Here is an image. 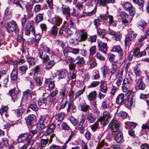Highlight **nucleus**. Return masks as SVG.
I'll use <instances>...</instances> for the list:
<instances>
[{"label":"nucleus","instance_id":"1","mask_svg":"<svg viewBox=\"0 0 149 149\" xmlns=\"http://www.w3.org/2000/svg\"><path fill=\"white\" fill-rule=\"evenodd\" d=\"M6 28L8 32L9 33H11L13 31H15L16 34L19 33V29L17 27V24L15 21H12L9 23H8Z\"/></svg>","mask_w":149,"mask_h":149},{"label":"nucleus","instance_id":"2","mask_svg":"<svg viewBox=\"0 0 149 149\" xmlns=\"http://www.w3.org/2000/svg\"><path fill=\"white\" fill-rule=\"evenodd\" d=\"M34 22L32 20L29 21L27 23V25L25 28V34L26 35H29L30 34L31 31L32 34L35 35V33L34 27L33 26Z\"/></svg>","mask_w":149,"mask_h":149},{"label":"nucleus","instance_id":"3","mask_svg":"<svg viewBox=\"0 0 149 149\" xmlns=\"http://www.w3.org/2000/svg\"><path fill=\"white\" fill-rule=\"evenodd\" d=\"M137 35V34L134 32L131 29H129L128 31V34L125 40V46H127L129 42L133 40L136 38Z\"/></svg>","mask_w":149,"mask_h":149},{"label":"nucleus","instance_id":"4","mask_svg":"<svg viewBox=\"0 0 149 149\" xmlns=\"http://www.w3.org/2000/svg\"><path fill=\"white\" fill-rule=\"evenodd\" d=\"M87 38V34L84 31L81 30L77 33L76 40L79 42L84 41Z\"/></svg>","mask_w":149,"mask_h":149},{"label":"nucleus","instance_id":"5","mask_svg":"<svg viewBox=\"0 0 149 149\" xmlns=\"http://www.w3.org/2000/svg\"><path fill=\"white\" fill-rule=\"evenodd\" d=\"M119 125L118 122L116 120L111 121L109 123V128L112 132H117L118 131Z\"/></svg>","mask_w":149,"mask_h":149},{"label":"nucleus","instance_id":"6","mask_svg":"<svg viewBox=\"0 0 149 149\" xmlns=\"http://www.w3.org/2000/svg\"><path fill=\"white\" fill-rule=\"evenodd\" d=\"M111 116L108 113L104 112L103 113V117L101 118L99 120L101 124L104 125H106L108 123V120L111 118Z\"/></svg>","mask_w":149,"mask_h":149},{"label":"nucleus","instance_id":"7","mask_svg":"<svg viewBox=\"0 0 149 149\" xmlns=\"http://www.w3.org/2000/svg\"><path fill=\"white\" fill-rule=\"evenodd\" d=\"M36 116L33 114L29 115L26 120L27 125L30 126H32L36 122Z\"/></svg>","mask_w":149,"mask_h":149},{"label":"nucleus","instance_id":"8","mask_svg":"<svg viewBox=\"0 0 149 149\" xmlns=\"http://www.w3.org/2000/svg\"><path fill=\"white\" fill-rule=\"evenodd\" d=\"M47 120L44 118H42L40 120L37 126L38 129L40 130L43 129L46 126Z\"/></svg>","mask_w":149,"mask_h":149},{"label":"nucleus","instance_id":"9","mask_svg":"<svg viewBox=\"0 0 149 149\" xmlns=\"http://www.w3.org/2000/svg\"><path fill=\"white\" fill-rule=\"evenodd\" d=\"M31 95V91L28 89L23 93V95L21 102V104L24 105V103H25L27 101L28 97L29 96Z\"/></svg>","mask_w":149,"mask_h":149},{"label":"nucleus","instance_id":"10","mask_svg":"<svg viewBox=\"0 0 149 149\" xmlns=\"http://www.w3.org/2000/svg\"><path fill=\"white\" fill-rule=\"evenodd\" d=\"M8 94L11 96L12 100L14 102L17 101L19 99V94L15 93V91L13 90L10 91Z\"/></svg>","mask_w":149,"mask_h":149},{"label":"nucleus","instance_id":"11","mask_svg":"<svg viewBox=\"0 0 149 149\" xmlns=\"http://www.w3.org/2000/svg\"><path fill=\"white\" fill-rule=\"evenodd\" d=\"M56 62L54 59L49 60L47 62H45V68L47 70H49L52 68L55 65Z\"/></svg>","mask_w":149,"mask_h":149},{"label":"nucleus","instance_id":"12","mask_svg":"<svg viewBox=\"0 0 149 149\" xmlns=\"http://www.w3.org/2000/svg\"><path fill=\"white\" fill-rule=\"evenodd\" d=\"M119 16H120L122 19L123 23L124 24L128 23L129 21L128 20V16L126 12L124 11L122 12L120 15H119Z\"/></svg>","mask_w":149,"mask_h":149},{"label":"nucleus","instance_id":"13","mask_svg":"<svg viewBox=\"0 0 149 149\" xmlns=\"http://www.w3.org/2000/svg\"><path fill=\"white\" fill-rule=\"evenodd\" d=\"M85 121V119L82 118L80 120L79 124L78 126V128L80 132L81 133H83L85 128V125H84V123Z\"/></svg>","mask_w":149,"mask_h":149},{"label":"nucleus","instance_id":"14","mask_svg":"<svg viewBox=\"0 0 149 149\" xmlns=\"http://www.w3.org/2000/svg\"><path fill=\"white\" fill-rule=\"evenodd\" d=\"M75 60H78L76 63L75 65L79 67L83 65L85 63L84 58L83 57L80 58V56H77L75 58Z\"/></svg>","mask_w":149,"mask_h":149},{"label":"nucleus","instance_id":"15","mask_svg":"<svg viewBox=\"0 0 149 149\" xmlns=\"http://www.w3.org/2000/svg\"><path fill=\"white\" fill-rule=\"evenodd\" d=\"M61 11L64 15L67 17L70 16V8L68 6H63L62 7Z\"/></svg>","mask_w":149,"mask_h":149},{"label":"nucleus","instance_id":"16","mask_svg":"<svg viewBox=\"0 0 149 149\" xmlns=\"http://www.w3.org/2000/svg\"><path fill=\"white\" fill-rule=\"evenodd\" d=\"M68 89L65 86L62 87L60 89L59 93L60 95L63 97H64L68 93Z\"/></svg>","mask_w":149,"mask_h":149},{"label":"nucleus","instance_id":"17","mask_svg":"<svg viewBox=\"0 0 149 149\" xmlns=\"http://www.w3.org/2000/svg\"><path fill=\"white\" fill-rule=\"evenodd\" d=\"M32 136L31 134H28L26 133H24L22 134L18 138V140L20 139L22 141L26 140H30L32 138Z\"/></svg>","mask_w":149,"mask_h":149},{"label":"nucleus","instance_id":"18","mask_svg":"<svg viewBox=\"0 0 149 149\" xmlns=\"http://www.w3.org/2000/svg\"><path fill=\"white\" fill-rule=\"evenodd\" d=\"M52 22L53 24H56L58 26H59L61 23V19L57 16H54L52 18Z\"/></svg>","mask_w":149,"mask_h":149},{"label":"nucleus","instance_id":"19","mask_svg":"<svg viewBox=\"0 0 149 149\" xmlns=\"http://www.w3.org/2000/svg\"><path fill=\"white\" fill-rule=\"evenodd\" d=\"M123 134L119 131H117L115 134V139L117 143H120L123 138Z\"/></svg>","mask_w":149,"mask_h":149},{"label":"nucleus","instance_id":"20","mask_svg":"<svg viewBox=\"0 0 149 149\" xmlns=\"http://www.w3.org/2000/svg\"><path fill=\"white\" fill-rule=\"evenodd\" d=\"M138 86L139 88L141 90H144L146 86L145 84L143 82L142 80L141 79H139L138 80L136 79V81Z\"/></svg>","mask_w":149,"mask_h":149},{"label":"nucleus","instance_id":"21","mask_svg":"<svg viewBox=\"0 0 149 149\" xmlns=\"http://www.w3.org/2000/svg\"><path fill=\"white\" fill-rule=\"evenodd\" d=\"M96 95V91H92L87 96L88 99L90 101L93 100L95 99Z\"/></svg>","mask_w":149,"mask_h":149},{"label":"nucleus","instance_id":"22","mask_svg":"<svg viewBox=\"0 0 149 149\" xmlns=\"http://www.w3.org/2000/svg\"><path fill=\"white\" fill-rule=\"evenodd\" d=\"M8 146L7 139L5 138L2 139L0 141V148L8 147Z\"/></svg>","mask_w":149,"mask_h":149},{"label":"nucleus","instance_id":"23","mask_svg":"<svg viewBox=\"0 0 149 149\" xmlns=\"http://www.w3.org/2000/svg\"><path fill=\"white\" fill-rule=\"evenodd\" d=\"M124 95L122 94L119 95L116 99V102L118 104H122L124 103Z\"/></svg>","mask_w":149,"mask_h":149},{"label":"nucleus","instance_id":"24","mask_svg":"<svg viewBox=\"0 0 149 149\" xmlns=\"http://www.w3.org/2000/svg\"><path fill=\"white\" fill-rule=\"evenodd\" d=\"M112 51L113 52H116L119 54V56L120 57L123 56V52L121 48L118 46H114L112 49Z\"/></svg>","mask_w":149,"mask_h":149},{"label":"nucleus","instance_id":"25","mask_svg":"<svg viewBox=\"0 0 149 149\" xmlns=\"http://www.w3.org/2000/svg\"><path fill=\"white\" fill-rule=\"evenodd\" d=\"M17 70L16 69H13L10 75V77L11 79L13 80H15L17 79Z\"/></svg>","mask_w":149,"mask_h":149},{"label":"nucleus","instance_id":"26","mask_svg":"<svg viewBox=\"0 0 149 149\" xmlns=\"http://www.w3.org/2000/svg\"><path fill=\"white\" fill-rule=\"evenodd\" d=\"M86 119L89 123H92L95 121L96 118L93 116L91 114L89 113L87 115Z\"/></svg>","mask_w":149,"mask_h":149},{"label":"nucleus","instance_id":"27","mask_svg":"<svg viewBox=\"0 0 149 149\" xmlns=\"http://www.w3.org/2000/svg\"><path fill=\"white\" fill-rule=\"evenodd\" d=\"M47 100L45 98L40 99L38 100V104L39 106H41L43 108L46 106Z\"/></svg>","mask_w":149,"mask_h":149},{"label":"nucleus","instance_id":"28","mask_svg":"<svg viewBox=\"0 0 149 149\" xmlns=\"http://www.w3.org/2000/svg\"><path fill=\"white\" fill-rule=\"evenodd\" d=\"M34 143L33 141L32 140H29L26 143L24 144L21 148L22 149H26L29 146H31Z\"/></svg>","mask_w":149,"mask_h":149},{"label":"nucleus","instance_id":"29","mask_svg":"<svg viewBox=\"0 0 149 149\" xmlns=\"http://www.w3.org/2000/svg\"><path fill=\"white\" fill-rule=\"evenodd\" d=\"M109 18L110 25L113 26H116L117 24V21L116 20H114L113 17L111 15H110L109 16Z\"/></svg>","mask_w":149,"mask_h":149},{"label":"nucleus","instance_id":"30","mask_svg":"<svg viewBox=\"0 0 149 149\" xmlns=\"http://www.w3.org/2000/svg\"><path fill=\"white\" fill-rule=\"evenodd\" d=\"M46 83L48 84V87L49 89L52 90L55 87V84L54 82L50 81L49 79H47L46 80Z\"/></svg>","mask_w":149,"mask_h":149},{"label":"nucleus","instance_id":"31","mask_svg":"<svg viewBox=\"0 0 149 149\" xmlns=\"http://www.w3.org/2000/svg\"><path fill=\"white\" fill-rule=\"evenodd\" d=\"M95 3L100 6L104 7L107 3V0H95Z\"/></svg>","mask_w":149,"mask_h":149},{"label":"nucleus","instance_id":"32","mask_svg":"<svg viewBox=\"0 0 149 149\" xmlns=\"http://www.w3.org/2000/svg\"><path fill=\"white\" fill-rule=\"evenodd\" d=\"M64 114L61 113H58L55 116L56 119L59 121H61L63 120L64 117Z\"/></svg>","mask_w":149,"mask_h":149},{"label":"nucleus","instance_id":"33","mask_svg":"<svg viewBox=\"0 0 149 149\" xmlns=\"http://www.w3.org/2000/svg\"><path fill=\"white\" fill-rule=\"evenodd\" d=\"M43 16L42 14L39 13L37 15L36 17L35 22L36 23H38L42 20L43 19Z\"/></svg>","mask_w":149,"mask_h":149},{"label":"nucleus","instance_id":"34","mask_svg":"<svg viewBox=\"0 0 149 149\" xmlns=\"http://www.w3.org/2000/svg\"><path fill=\"white\" fill-rule=\"evenodd\" d=\"M107 49V44L103 43L100 47L99 50L104 53H106Z\"/></svg>","mask_w":149,"mask_h":149},{"label":"nucleus","instance_id":"35","mask_svg":"<svg viewBox=\"0 0 149 149\" xmlns=\"http://www.w3.org/2000/svg\"><path fill=\"white\" fill-rule=\"evenodd\" d=\"M58 74V78L59 79L64 78L66 76V74L65 72L63 71H60L57 72Z\"/></svg>","mask_w":149,"mask_h":149},{"label":"nucleus","instance_id":"36","mask_svg":"<svg viewBox=\"0 0 149 149\" xmlns=\"http://www.w3.org/2000/svg\"><path fill=\"white\" fill-rule=\"evenodd\" d=\"M55 125L54 124H51L47 128V131L48 133H51L53 132L55 129Z\"/></svg>","mask_w":149,"mask_h":149},{"label":"nucleus","instance_id":"37","mask_svg":"<svg viewBox=\"0 0 149 149\" xmlns=\"http://www.w3.org/2000/svg\"><path fill=\"white\" fill-rule=\"evenodd\" d=\"M117 66L116 62H113L112 63V67L111 68V72L114 74L116 71Z\"/></svg>","mask_w":149,"mask_h":149},{"label":"nucleus","instance_id":"38","mask_svg":"<svg viewBox=\"0 0 149 149\" xmlns=\"http://www.w3.org/2000/svg\"><path fill=\"white\" fill-rule=\"evenodd\" d=\"M97 31V33L98 36L102 38H103L105 35V33L102 29L99 28H96Z\"/></svg>","mask_w":149,"mask_h":149},{"label":"nucleus","instance_id":"39","mask_svg":"<svg viewBox=\"0 0 149 149\" xmlns=\"http://www.w3.org/2000/svg\"><path fill=\"white\" fill-rule=\"evenodd\" d=\"M132 6L130 2H126L124 3L123 8L125 10H129Z\"/></svg>","mask_w":149,"mask_h":149},{"label":"nucleus","instance_id":"40","mask_svg":"<svg viewBox=\"0 0 149 149\" xmlns=\"http://www.w3.org/2000/svg\"><path fill=\"white\" fill-rule=\"evenodd\" d=\"M81 110L84 112H86L88 111L90 109V107L88 105H83L81 104L80 105Z\"/></svg>","mask_w":149,"mask_h":149},{"label":"nucleus","instance_id":"41","mask_svg":"<svg viewBox=\"0 0 149 149\" xmlns=\"http://www.w3.org/2000/svg\"><path fill=\"white\" fill-rule=\"evenodd\" d=\"M61 127L63 130L69 131V132L71 131V129L66 123H62L61 125Z\"/></svg>","mask_w":149,"mask_h":149},{"label":"nucleus","instance_id":"42","mask_svg":"<svg viewBox=\"0 0 149 149\" xmlns=\"http://www.w3.org/2000/svg\"><path fill=\"white\" fill-rule=\"evenodd\" d=\"M70 120L72 124L74 126L77 125L78 123V120L75 118L73 116H72L70 118Z\"/></svg>","mask_w":149,"mask_h":149},{"label":"nucleus","instance_id":"43","mask_svg":"<svg viewBox=\"0 0 149 149\" xmlns=\"http://www.w3.org/2000/svg\"><path fill=\"white\" fill-rule=\"evenodd\" d=\"M27 61L31 65H34L36 61L33 57H29L27 58Z\"/></svg>","mask_w":149,"mask_h":149},{"label":"nucleus","instance_id":"44","mask_svg":"<svg viewBox=\"0 0 149 149\" xmlns=\"http://www.w3.org/2000/svg\"><path fill=\"white\" fill-rule=\"evenodd\" d=\"M8 109L7 106H2L0 109V113L2 116L4 113L6 112Z\"/></svg>","mask_w":149,"mask_h":149},{"label":"nucleus","instance_id":"45","mask_svg":"<svg viewBox=\"0 0 149 149\" xmlns=\"http://www.w3.org/2000/svg\"><path fill=\"white\" fill-rule=\"evenodd\" d=\"M99 122H100L99 120L97 121L91 126V129L92 130L95 131L98 128Z\"/></svg>","mask_w":149,"mask_h":149},{"label":"nucleus","instance_id":"46","mask_svg":"<svg viewBox=\"0 0 149 149\" xmlns=\"http://www.w3.org/2000/svg\"><path fill=\"white\" fill-rule=\"evenodd\" d=\"M49 141V139H42L41 141L40 147L43 148L47 144Z\"/></svg>","mask_w":149,"mask_h":149},{"label":"nucleus","instance_id":"47","mask_svg":"<svg viewBox=\"0 0 149 149\" xmlns=\"http://www.w3.org/2000/svg\"><path fill=\"white\" fill-rule=\"evenodd\" d=\"M3 80L2 81L1 83L3 84V85L6 86V84L8 83V75H6L5 77L2 78Z\"/></svg>","mask_w":149,"mask_h":149},{"label":"nucleus","instance_id":"48","mask_svg":"<svg viewBox=\"0 0 149 149\" xmlns=\"http://www.w3.org/2000/svg\"><path fill=\"white\" fill-rule=\"evenodd\" d=\"M58 30V28L56 26H54L51 29L50 33L54 35H56L57 33Z\"/></svg>","mask_w":149,"mask_h":149},{"label":"nucleus","instance_id":"49","mask_svg":"<svg viewBox=\"0 0 149 149\" xmlns=\"http://www.w3.org/2000/svg\"><path fill=\"white\" fill-rule=\"evenodd\" d=\"M23 110L20 108H19L15 111V113L17 116L18 117H20L22 114Z\"/></svg>","mask_w":149,"mask_h":149},{"label":"nucleus","instance_id":"50","mask_svg":"<svg viewBox=\"0 0 149 149\" xmlns=\"http://www.w3.org/2000/svg\"><path fill=\"white\" fill-rule=\"evenodd\" d=\"M101 70L103 76H105L106 74L108 72L107 67L106 66H104L101 68Z\"/></svg>","mask_w":149,"mask_h":149},{"label":"nucleus","instance_id":"51","mask_svg":"<svg viewBox=\"0 0 149 149\" xmlns=\"http://www.w3.org/2000/svg\"><path fill=\"white\" fill-rule=\"evenodd\" d=\"M96 47L95 46L91 47L89 49V53L90 55H94L96 52Z\"/></svg>","mask_w":149,"mask_h":149},{"label":"nucleus","instance_id":"52","mask_svg":"<svg viewBox=\"0 0 149 149\" xmlns=\"http://www.w3.org/2000/svg\"><path fill=\"white\" fill-rule=\"evenodd\" d=\"M46 1L50 9L53 10L54 9L53 5V0H47Z\"/></svg>","mask_w":149,"mask_h":149},{"label":"nucleus","instance_id":"53","mask_svg":"<svg viewBox=\"0 0 149 149\" xmlns=\"http://www.w3.org/2000/svg\"><path fill=\"white\" fill-rule=\"evenodd\" d=\"M36 39L34 42V46H37L39 43V41L40 38V35H37L35 36Z\"/></svg>","mask_w":149,"mask_h":149},{"label":"nucleus","instance_id":"54","mask_svg":"<svg viewBox=\"0 0 149 149\" xmlns=\"http://www.w3.org/2000/svg\"><path fill=\"white\" fill-rule=\"evenodd\" d=\"M34 78L33 77H32L30 78L29 79V81L30 83V87L31 88L33 89L34 86V82L35 81Z\"/></svg>","mask_w":149,"mask_h":149},{"label":"nucleus","instance_id":"55","mask_svg":"<svg viewBox=\"0 0 149 149\" xmlns=\"http://www.w3.org/2000/svg\"><path fill=\"white\" fill-rule=\"evenodd\" d=\"M100 20L99 19H95L93 21V24L95 26L96 28H98V26L100 25Z\"/></svg>","mask_w":149,"mask_h":149},{"label":"nucleus","instance_id":"56","mask_svg":"<svg viewBox=\"0 0 149 149\" xmlns=\"http://www.w3.org/2000/svg\"><path fill=\"white\" fill-rule=\"evenodd\" d=\"M135 101V97L134 95H132L130 98L129 99L128 104L129 106H132Z\"/></svg>","mask_w":149,"mask_h":149},{"label":"nucleus","instance_id":"57","mask_svg":"<svg viewBox=\"0 0 149 149\" xmlns=\"http://www.w3.org/2000/svg\"><path fill=\"white\" fill-rule=\"evenodd\" d=\"M19 68L20 71L25 73L28 69V67L27 65H24L20 66Z\"/></svg>","mask_w":149,"mask_h":149},{"label":"nucleus","instance_id":"58","mask_svg":"<svg viewBox=\"0 0 149 149\" xmlns=\"http://www.w3.org/2000/svg\"><path fill=\"white\" fill-rule=\"evenodd\" d=\"M85 91V88H83L82 89L80 90L77 92L75 93V97H77L80 96Z\"/></svg>","mask_w":149,"mask_h":149},{"label":"nucleus","instance_id":"59","mask_svg":"<svg viewBox=\"0 0 149 149\" xmlns=\"http://www.w3.org/2000/svg\"><path fill=\"white\" fill-rule=\"evenodd\" d=\"M25 5L26 10H31L32 9V7L31 2L26 3Z\"/></svg>","mask_w":149,"mask_h":149},{"label":"nucleus","instance_id":"60","mask_svg":"<svg viewBox=\"0 0 149 149\" xmlns=\"http://www.w3.org/2000/svg\"><path fill=\"white\" fill-rule=\"evenodd\" d=\"M27 13V16L28 17L31 18L33 17L34 14V12L31 10H26Z\"/></svg>","mask_w":149,"mask_h":149},{"label":"nucleus","instance_id":"61","mask_svg":"<svg viewBox=\"0 0 149 149\" xmlns=\"http://www.w3.org/2000/svg\"><path fill=\"white\" fill-rule=\"evenodd\" d=\"M41 10V6L39 4L35 5L34 7V10L35 12H39Z\"/></svg>","mask_w":149,"mask_h":149},{"label":"nucleus","instance_id":"62","mask_svg":"<svg viewBox=\"0 0 149 149\" xmlns=\"http://www.w3.org/2000/svg\"><path fill=\"white\" fill-rule=\"evenodd\" d=\"M100 82L98 81H94L92 82L89 86V87H94L97 86L99 84Z\"/></svg>","mask_w":149,"mask_h":149},{"label":"nucleus","instance_id":"63","mask_svg":"<svg viewBox=\"0 0 149 149\" xmlns=\"http://www.w3.org/2000/svg\"><path fill=\"white\" fill-rule=\"evenodd\" d=\"M47 53H48L49 55V56L51 57L54 58L56 57V55L55 54L54 52L51 49H50Z\"/></svg>","mask_w":149,"mask_h":149},{"label":"nucleus","instance_id":"64","mask_svg":"<svg viewBox=\"0 0 149 149\" xmlns=\"http://www.w3.org/2000/svg\"><path fill=\"white\" fill-rule=\"evenodd\" d=\"M146 22L144 21H142L140 22V24L139 25V27L140 29H144L146 27Z\"/></svg>","mask_w":149,"mask_h":149}]
</instances>
